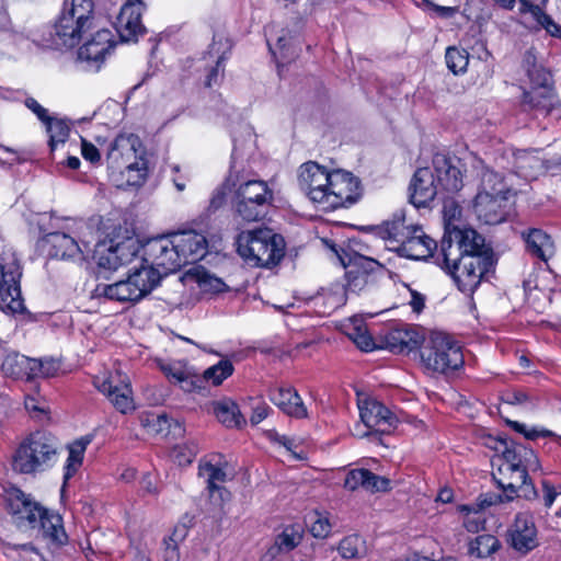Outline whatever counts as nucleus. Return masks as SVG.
Listing matches in <instances>:
<instances>
[{
	"label": "nucleus",
	"instance_id": "nucleus-11",
	"mask_svg": "<svg viewBox=\"0 0 561 561\" xmlns=\"http://www.w3.org/2000/svg\"><path fill=\"white\" fill-rule=\"evenodd\" d=\"M46 215H42L38 225L41 231L45 232L39 240V245L49 257L65 261H76L83 257V250L78 245V240L71 237L69 231L64 229V224L54 221L49 216L50 222L45 227Z\"/></svg>",
	"mask_w": 561,
	"mask_h": 561
},
{
	"label": "nucleus",
	"instance_id": "nucleus-25",
	"mask_svg": "<svg viewBox=\"0 0 561 561\" xmlns=\"http://www.w3.org/2000/svg\"><path fill=\"white\" fill-rule=\"evenodd\" d=\"M0 310L18 313L23 310L20 287L12 273L4 271L3 257L0 256Z\"/></svg>",
	"mask_w": 561,
	"mask_h": 561
},
{
	"label": "nucleus",
	"instance_id": "nucleus-1",
	"mask_svg": "<svg viewBox=\"0 0 561 561\" xmlns=\"http://www.w3.org/2000/svg\"><path fill=\"white\" fill-rule=\"evenodd\" d=\"M298 183L300 190L322 211L350 207L360 197L359 181L352 173L342 170L329 172L313 161L300 167Z\"/></svg>",
	"mask_w": 561,
	"mask_h": 561
},
{
	"label": "nucleus",
	"instance_id": "nucleus-6",
	"mask_svg": "<svg viewBox=\"0 0 561 561\" xmlns=\"http://www.w3.org/2000/svg\"><path fill=\"white\" fill-rule=\"evenodd\" d=\"M160 283V275L153 268L139 267L128 273L126 279L113 284H99L95 293L118 302H138Z\"/></svg>",
	"mask_w": 561,
	"mask_h": 561
},
{
	"label": "nucleus",
	"instance_id": "nucleus-21",
	"mask_svg": "<svg viewBox=\"0 0 561 561\" xmlns=\"http://www.w3.org/2000/svg\"><path fill=\"white\" fill-rule=\"evenodd\" d=\"M410 202L416 207H426L440 193L431 168H420L415 171L410 186Z\"/></svg>",
	"mask_w": 561,
	"mask_h": 561
},
{
	"label": "nucleus",
	"instance_id": "nucleus-39",
	"mask_svg": "<svg viewBox=\"0 0 561 561\" xmlns=\"http://www.w3.org/2000/svg\"><path fill=\"white\" fill-rule=\"evenodd\" d=\"M64 229L69 231L71 237H75L78 245H81L83 253L89 251V247L94 239V228L92 225L84 220L66 219Z\"/></svg>",
	"mask_w": 561,
	"mask_h": 561
},
{
	"label": "nucleus",
	"instance_id": "nucleus-57",
	"mask_svg": "<svg viewBox=\"0 0 561 561\" xmlns=\"http://www.w3.org/2000/svg\"><path fill=\"white\" fill-rule=\"evenodd\" d=\"M508 425L516 432L523 434L527 439H536L538 437H553L556 434L549 430H538L536 427L528 428L524 423L510 421Z\"/></svg>",
	"mask_w": 561,
	"mask_h": 561
},
{
	"label": "nucleus",
	"instance_id": "nucleus-44",
	"mask_svg": "<svg viewBox=\"0 0 561 561\" xmlns=\"http://www.w3.org/2000/svg\"><path fill=\"white\" fill-rule=\"evenodd\" d=\"M302 536L301 525H289L276 537L275 545L280 552H289L301 542Z\"/></svg>",
	"mask_w": 561,
	"mask_h": 561
},
{
	"label": "nucleus",
	"instance_id": "nucleus-10",
	"mask_svg": "<svg viewBox=\"0 0 561 561\" xmlns=\"http://www.w3.org/2000/svg\"><path fill=\"white\" fill-rule=\"evenodd\" d=\"M456 254L457 256L481 255L494 260L492 248L485 243L484 237L474 229L467 227H454L449 229V225H447L446 232L440 240L439 256H442L445 262H449L450 260H455L453 255Z\"/></svg>",
	"mask_w": 561,
	"mask_h": 561
},
{
	"label": "nucleus",
	"instance_id": "nucleus-47",
	"mask_svg": "<svg viewBox=\"0 0 561 561\" xmlns=\"http://www.w3.org/2000/svg\"><path fill=\"white\" fill-rule=\"evenodd\" d=\"M199 476L206 478L207 489L210 495H213L215 491H218L220 495H222L224 492L227 493L224 488L217 485V482H224L226 480V472L222 468L206 462L199 466Z\"/></svg>",
	"mask_w": 561,
	"mask_h": 561
},
{
	"label": "nucleus",
	"instance_id": "nucleus-26",
	"mask_svg": "<svg viewBox=\"0 0 561 561\" xmlns=\"http://www.w3.org/2000/svg\"><path fill=\"white\" fill-rule=\"evenodd\" d=\"M513 168L515 173L526 180H534L547 169L541 151L523 149L513 151Z\"/></svg>",
	"mask_w": 561,
	"mask_h": 561
},
{
	"label": "nucleus",
	"instance_id": "nucleus-22",
	"mask_svg": "<svg viewBox=\"0 0 561 561\" xmlns=\"http://www.w3.org/2000/svg\"><path fill=\"white\" fill-rule=\"evenodd\" d=\"M5 501L9 512L16 516L18 520H25L31 528L37 527V519L43 514L44 507L16 488L8 491Z\"/></svg>",
	"mask_w": 561,
	"mask_h": 561
},
{
	"label": "nucleus",
	"instance_id": "nucleus-12",
	"mask_svg": "<svg viewBox=\"0 0 561 561\" xmlns=\"http://www.w3.org/2000/svg\"><path fill=\"white\" fill-rule=\"evenodd\" d=\"M141 261L144 264L140 267L153 268L160 278L162 275L179 271L181 259L173 236L148 240L141 245Z\"/></svg>",
	"mask_w": 561,
	"mask_h": 561
},
{
	"label": "nucleus",
	"instance_id": "nucleus-7",
	"mask_svg": "<svg viewBox=\"0 0 561 561\" xmlns=\"http://www.w3.org/2000/svg\"><path fill=\"white\" fill-rule=\"evenodd\" d=\"M142 144L135 134H121L110 145L106 164L112 172H136L133 184L141 183L147 175V165L141 157Z\"/></svg>",
	"mask_w": 561,
	"mask_h": 561
},
{
	"label": "nucleus",
	"instance_id": "nucleus-28",
	"mask_svg": "<svg viewBox=\"0 0 561 561\" xmlns=\"http://www.w3.org/2000/svg\"><path fill=\"white\" fill-rule=\"evenodd\" d=\"M425 336L416 329L408 324H400L390 329L386 334V343L393 352L412 351L421 348Z\"/></svg>",
	"mask_w": 561,
	"mask_h": 561
},
{
	"label": "nucleus",
	"instance_id": "nucleus-13",
	"mask_svg": "<svg viewBox=\"0 0 561 561\" xmlns=\"http://www.w3.org/2000/svg\"><path fill=\"white\" fill-rule=\"evenodd\" d=\"M359 416L367 431L359 434L369 437L375 434H390L397 426V416L380 401L366 398L358 401Z\"/></svg>",
	"mask_w": 561,
	"mask_h": 561
},
{
	"label": "nucleus",
	"instance_id": "nucleus-46",
	"mask_svg": "<svg viewBox=\"0 0 561 561\" xmlns=\"http://www.w3.org/2000/svg\"><path fill=\"white\" fill-rule=\"evenodd\" d=\"M46 130L49 135V147L55 150L59 144H64L70 131V127L65 119L50 117L45 123Z\"/></svg>",
	"mask_w": 561,
	"mask_h": 561
},
{
	"label": "nucleus",
	"instance_id": "nucleus-33",
	"mask_svg": "<svg viewBox=\"0 0 561 561\" xmlns=\"http://www.w3.org/2000/svg\"><path fill=\"white\" fill-rule=\"evenodd\" d=\"M42 536L53 545L59 547L68 541V536L62 526V518L59 514L44 510L37 519V527Z\"/></svg>",
	"mask_w": 561,
	"mask_h": 561
},
{
	"label": "nucleus",
	"instance_id": "nucleus-62",
	"mask_svg": "<svg viewBox=\"0 0 561 561\" xmlns=\"http://www.w3.org/2000/svg\"><path fill=\"white\" fill-rule=\"evenodd\" d=\"M81 154L84 160L89 161L93 165L101 163V154L99 149L85 139H81Z\"/></svg>",
	"mask_w": 561,
	"mask_h": 561
},
{
	"label": "nucleus",
	"instance_id": "nucleus-34",
	"mask_svg": "<svg viewBox=\"0 0 561 561\" xmlns=\"http://www.w3.org/2000/svg\"><path fill=\"white\" fill-rule=\"evenodd\" d=\"M412 225H405L404 216L402 214L394 215L393 219L386 221L382 226L378 227V234L388 240L390 243L400 247L404 239L413 233Z\"/></svg>",
	"mask_w": 561,
	"mask_h": 561
},
{
	"label": "nucleus",
	"instance_id": "nucleus-64",
	"mask_svg": "<svg viewBox=\"0 0 561 561\" xmlns=\"http://www.w3.org/2000/svg\"><path fill=\"white\" fill-rule=\"evenodd\" d=\"M515 496L524 497L527 501H534L537 500L539 495L534 483L529 479H524V482L518 485L517 494Z\"/></svg>",
	"mask_w": 561,
	"mask_h": 561
},
{
	"label": "nucleus",
	"instance_id": "nucleus-3",
	"mask_svg": "<svg viewBox=\"0 0 561 561\" xmlns=\"http://www.w3.org/2000/svg\"><path fill=\"white\" fill-rule=\"evenodd\" d=\"M59 447V440L51 433L34 432L16 449L13 468L25 474L43 472L57 462Z\"/></svg>",
	"mask_w": 561,
	"mask_h": 561
},
{
	"label": "nucleus",
	"instance_id": "nucleus-37",
	"mask_svg": "<svg viewBox=\"0 0 561 561\" xmlns=\"http://www.w3.org/2000/svg\"><path fill=\"white\" fill-rule=\"evenodd\" d=\"M1 370L13 378L31 379V358L16 352L8 353L2 360Z\"/></svg>",
	"mask_w": 561,
	"mask_h": 561
},
{
	"label": "nucleus",
	"instance_id": "nucleus-52",
	"mask_svg": "<svg viewBox=\"0 0 561 561\" xmlns=\"http://www.w3.org/2000/svg\"><path fill=\"white\" fill-rule=\"evenodd\" d=\"M233 373V365L228 359H222L216 365L208 367L204 371V379L211 381L214 386H219L225 379Z\"/></svg>",
	"mask_w": 561,
	"mask_h": 561
},
{
	"label": "nucleus",
	"instance_id": "nucleus-59",
	"mask_svg": "<svg viewBox=\"0 0 561 561\" xmlns=\"http://www.w3.org/2000/svg\"><path fill=\"white\" fill-rule=\"evenodd\" d=\"M503 401L511 405H535L533 398L520 389L506 392L503 397Z\"/></svg>",
	"mask_w": 561,
	"mask_h": 561
},
{
	"label": "nucleus",
	"instance_id": "nucleus-30",
	"mask_svg": "<svg viewBox=\"0 0 561 561\" xmlns=\"http://www.w3.org/2000/svg\"><path fill=\"white\" fill-rule=\"evenodd\" d=\"M140 425L151 435L169 436L181 435L182 426L178 421L171 420L165 413L154 411L142 412L139 415Z\"/></svg>",
	"mask_w": 561,
	"mask_h": 561
},
{
	"label": "nucleus",
	"instance_id": "nucleus-43",
	"mask_svg": "<svg viewBox=\"0 0 561 561\" xmlns=\"http://www.w3.org/2000/svg\"><path fill=\"white\" fill-rule=\"evenodd\" d=\"M524 66L527 70V75L530 81V88H552L551 75L545 68L535 64V57L528 54L525 57Z\"/></svg>",
	"mask_w": 561,
	"mask_h": 561
},
{
	"label": "nucleus",
	"instance_id": "nucleus-40",
	"mask_svg": "<svg viewBox=\"0 0 561 561\" xmlns=\"http://www.w3.org/2000/svg\"><path fill=\"white\" fill-rule=\"evenodd\" d=\"M500 540L489 534L479 535L470 540L468 545V553L477 558H489L496 553L501 548Z\"/></svg>",
	"mask_w": 561,
	"mask_h": 561
},
{
	"label": "nucleus",
	"instance_id": "nucleus-51",
	"mask_svg": "<svg viewBox=\"0 0 561 561\" xmlns=\"http://www.w3.org/2000/svg\"><path fill=\"white\" fill-rule=\"evenodd\" d=\"M161 370L172 381L180 383L182 388L190 391L193 388L191 373L180 364H167L161 366Z\"/></svg>",
	"mask_w": 561,
	"mask_h": 561
},
{
	"label": "nucleus",
	"instance_id": "nucleus-55",
	"mask_svg": "<svg viewBox=\"0 0 561 561\" xmlns=\"http://www.w3.org/2000/svg\"><path fill=\"white\" fill-rule=\"evenodd\" d=\"M98 265L100 268L108 271H116L122 266L113 241H111L110 247L105 251L99 253Z\"/></svg>",
	"mask_w": 561,
	"mask_h": 561
},
{
	"label": "nucleus",
	"instance_id": "nucleus-32",
	"mask_svg": "<svg viewBox=\"0 0 561 561\" xmlns=\"http://www.w3.org/2000/svg\"><path fill=\"white\" fill-rule=\"evenodd\" d=\"M523 240L526 243L527 252L547 262L553 254V242L551 237L543 230L538 228H530L522 232Z\"/></svg>",
	"mask_w": 561,
	"mask_h": 561
},
{
	"label": "nucleus",
	"instance_id": "nucleus-35",
	"mask_svg": "<svg viewBox=\"0 0 561 561\" xmlns=\"http://www.w3.org/2000/svg\"><path fill=\"white\" fill-rule=\"evenodd\" d=\"M497 478L493 474L497 485L505 492L507 501H511L517 494V488L524 482V479H528V469L526 468H512V470L505 471L504 467H499Z\"/></svg>",
	"mask_w": 561,
	"mask_h": 561
},
{
	"label": "nucleus",
	"instance_id": "nucleus-36",
	"mask_svg": "<svg viewBox=\"0 0 561 561\" xmlns=\"http://www.w3.org/2000/svg\"><path fill=\"white\" fill-rule=\"evenodd\" d=\"M477 194L514 196L513 191L508 187L504 178L499 172L491 169H485L482 172L481 183Z\"/></svg>",
	"mask_w": 561,
	"mask_h": 561
},
{
	"label": "nucleus",
	"instance_id": "nucleus-19",
	"mask_svg": "<svg viewBox=\"0 0 561 561\" xmlns=\"http://www.w3.org/2000/svg\"><path fill=\"white\" fill-rule=\"evenodd\" d=\"M94 385L121 413L126 414L135 409L130 383L127 378L123 379L121 374L96 378Z\"/></svg>",
	"mask_w": 561,
	"mask_h": 561
},
{
	"label": "nucleus",
	"instance_id": "nucleus-31",
	"mask_svg": "<svg viewBox=\"0 0 561 561\" xmlns=\"http://www.w3.org/2000/svg\"><path fill=\"white\" fill-rule=\"evenodd\" d=\"M560 104L553 88H530L523 94V105L543 116L550 114Z\"/></svg>",
	"mask_w": 561,
	"mask_h": 561
},
{
	"label": "nucleus",
	"instance_id": "nucleus-50",
	"mask_svg": "<svg viewBox=\"0 0 561 561\" xmlns=\"http://www.w3.org/2000/svg\"><path fill=\"white\" fill-rule=\"evenodd\" d=\"M446 65L448 69L455 73H463L467 71L469 64V54L466 49L457 47H448L445 54Z\"/></svg>",
	"mask_w": 561,
	"mask_h": 561
},
{
	"label": "nucleus",
	"instance_id": "nucleus-38",
	"mask_svg": "<svg viewBox=\"0 0 561 561\" xmlns=\"http://www.w3.org/2000/svg\"><path fill=\"white\" fill-rule=\"evenodd\" d=\"M217 420L227 427H240L245 423L238 405L232 401H219L213 404Z\"/></svg>",
	"mask_w": 561,
	"mask_h": 561
},
{
	"label": "nucleus",
	"instance_id": "nucleus-23",
	"mask_svg": "<svg viewBox=\"0 0 561 561\" xmlns=\"http://www.w3.org/2000/svg\"><path fill=\"white\" fill-rule=\"evenodd\" d=\"M173 238L181 259V267L198 262L207 253V240L201 233L185 231L173 234Z\"/></svg>",
	"mask_w": 561,
	"mask_h": 561
},
{
	"label": "nucleus",
	"instance_id": "nucleus-8",
	"mask_svg": "<svg viewBox=\"0 0 561 561\" xmlns=\"http://www.w3.org/2000/svg\"><path fill=\"white\" fill-rule=\"evenodd\" d=\"M455 260L445 262L439 254L436 263L440 268L446 271L454 279L458 289L463 294H472L481 283L485 273H488L494 264V260L489 256L479 255H453Z\"/></svg>",
	"mask_w": 561,
	"mask_h": 561
},
{
	"label": "nucleus",
	"instance_id": "nucleus-63",
	"mask_svg": "<svg viewBox=\"0 0 561 561\" xmlns=\"http://www.w3.org/2000/svg\"><path fill=\"white\" fill-rule=\"evenodd\" d=\"M364 474L366 473V469H353L348 471L344 481V488L350 491H355L358 488H362L364 480Z\"/></svg>",
	"mask_w": 561,
	"mask_h": 561
},
{
	"label": "nucleus",
	"instance_id": "nucleus-4",
	"mask_svg": "<svg viewBox=\"0 0 561 561\" xmlns=\"http://www.w3.org/2000/svg\"><path fill=\"white\" fill-rule=\"evenodd\" d=\"M284 248L283 238L267 228L242 231L237 239L238 253L260 267L278 264L284 256Z\"/></svg>",
	"mask_w": 561,
	"mask_h": 561
},
{
	"label": "nucleus",
	"instance_id": "nucleus-58",
	"mask_svg": "<svg viewBox=\"0 0 561 561\" xmlns=\"http://www.w3.org/2000/svg\"><path fill=\"white\" fill-rule=\"evenodd\" d=\"M462 510L468 512L463 519V527L469 533L476 534V533H479L481 529H484L485 517L483 516V514L481 512H479V511L471 512V510L468 508L467 506H465Z\"/></svg>",
	"mask_w": 561,
	"mask_h": 561
},
{
	"label": "nucleus",
	"instance_id": "nucleus-53",
	"mask_svg": "<svg viewBox=\"0 0 561 561\" xmlns=\"http://www.w3.org/2000/svg\"><path fill=\"white\" fill-rule=\"evenodd\" d=\"M115 251H117L121 265L131 263L141 251V245L136 238H126L121 242L115 243Z\"/></svg>",
	"mask_w": 561,
	"mask_h": 561
},
{
	"label": "nucleus",
	"instance_id": "nucleus-41",
	"mask_svg": "<svg viewBox=\"0 0 561 561\" xmlns=\"http://www.w3.org/2000/svg\"><path fill=\"white\" fill-rule=\"evenodd\" d=\"M523 11L545 28L551 36L561 38V25L557 24L539 5L523 2Z\"/></svg>",
	"mask_w": 561,
	"mask_h": 561
},
{
	"label": "nucleus",
	"instance_id": "nucleus-61",
	"mask_svg": "<svg viewBox=\"0 0 561 561\" xmlns=\"http://www.w3.org/2000/svg\"><path fill=\"white\" fill-rule=\"evenodd\" d=\"M331 531V524L329 519L319 514L316 515V518L311 522L310 533L316 538H325L329 536Z\"/></svg>",
	"mask_w": 561,
	"mask_h": 561
},
{
	"label": "nucleus",
	"instance_id": "nucleus-2",
	"mask_svg": "<svg viewBox=\"0 0 561 561\" xmlns=\"http://www.w3.org/2000/svg\"><path fill=\"white\" fill-rule=\"evenodd\" d=\"M93 24V0H64L58 19L43 38L44 44L57 50L73 48Z\"/></svg>",
	"mask_w": 561,
	"mask_h": 561
},
{
	"label": "nucleus",
	"instance_id": "nucleus-15",
	"mask_svg": "<svg viewBox=\"0 0 561 561\" xmlns=\"http://www.w3.org/2000/svg\"><path fill=\"white\" fill-rule=\"evenodd\" d=\"M506 536L508 546L522 556L529 553L539 546L534 517L526 512L516 514Z\"/></svg>",
	"mask_w": 561,
	"mask_h": 561
},
{
	"label": "nucleus",
	"instance_id": "nucleus-42",
	"mask_svg": "<svg viewBox=\"0 0 561 561\" xmlns=\"http://www.w3.org/2000/svg\"><path fill=\"white\" fill-rule=\"evenodd\" d=\"M89 437H81L69 445V456L65 466V481L69 480L82 465L83 455L90 444Z\"/></svg>",
	"mask_w": 561,
	"mask_h": 561
},
{
	"label": "nucleus",
	"instance_id": "nucleus-17",
	"mask_svg": "<svg viewBox=\"0 0 561 561\" xmlns=\"http://www.w3.org/2000/svg\"><path fill=\"white\" fill-rule=\"evenodd\" d=\"M514 205V196L477 194L474 213L485 225H497L506 220Z\"/></svg>",
	"mask_w": 561,
	"mask_h": 561
},
{
	"label": "nucleus",
	"instance_id": "nucleus-48",
	"mask_svg": "<svg viewBox=\"0 0 561 561\" xmlns=\"http://www.w3.org/2000/svg\"><path fill=\"white\" fill-rule=\"evenodd\" d=\"M5 554L21 561H46L43 554L32 543H8L4 547Z\"/></svg>",
	"mask_w": 561,
	"mask_h": 561
},
{
	"label": "nucleus",
	"instance_id": "nucleus-5",
	"mask_svg": "<svg viewBox=\"0 0 561 561\" xmlns=\"http://www.w3.org/2000/svg\"><path fill=\"white\" fill-rule=\"evenodd\" d=\"M421 364L428 374H448L462 367L461 347L449 335L431 332L420 348Z\"/></svg>",
	"mask_w": 561,
	"mask_h": 561
},
{
	"label": "nucleus",
	"instance_id": "nucleus-16",
	"mask_svg": "<svg viewBox=\"0 0 561 561\" xmlns=\"http://www.w3.org/2000/svg\"><path fill=\"white\" fill-rule=\"evenodd\" d=\"M113 47L112 32L99 30L79 48L78 60L84 65L85 70L99 71Z\"/></svg>",
	"mask_w": 561,
	"mask_h": 561
},
{
	"label": "nucleus",
	"instance_id": "nucleus-49",
	"mask_svg": "<svg viewBox=\"0 0 561 561\" xmlns=\"http://www.w3.org/2000/svg\"><path fill=\"white\" fill-rule=\"evenodd\" d=\"M339 552L344 559L360 558L366 554L365 541L358 535H351L341 540Z\"/></svg>",
	"mask_w": 561,
	"mask_h": 561
},
{
	"label": "nucleus",
	"instance_id": "nucleus-56",
	"mask_svg": "<svg viewBox=\"0 0 561 561\" xmlns=\"http://www.w3.org/2000/svg\"><path fill=\"white\" fill-rule=\"evenodd\" d=\"M366 473L364 474V480L362 488L369 492H383L389 490L390 480L375 474L374 472L366 469Z\"/></svg>",
	"mask_w": 561,
	"mask_h": 561
},
{
	"label": "nucleus",
	"instance_id": "nucleus-60",
	"mask_svg": "<svg viewBox=\"0 0 561 561\" xmlns=\"http://www.w3.org/2000/svg\"><path fill=\"white\" fill-rule=\"evenodd\" d=\"M199 285L204 288V290L216 294L225 291L227 287L220 278L208 273H204L199 276Z\"/></svg>",
	"mask_w": 561,
	"mask_h": 561
},
{
	"label": "nucleus",
	"instance_id": "nucleus-27",
	"mask_svg": "<svg viewBox=\"0 0 561 561\" xmlns=\"http://www.w3.org/2000/svg\"><path fill=\"white\" fill-rule=\"evenodd\" d=\"M270 400L284 413L296 419L308 415L301 397L291 387H274L268 391Z\"/></svg>",
	"mask_w": 561,
	"mask_h": 561
},
{
	"label": "nucleus",
	"instance_id": "nucleus-20",
	"mask_svg": "<svg viewBox=\"0 0 561 561\" xmlns=\"http://www.w3.org/2000/svg\"><path fill=\"white\" fill-rule=\"evenodd\" d=\"M144 3L140 0H127L121 8L115 22V28L123 42H135L144 34L141 23Z\"/></svg>",
	"mask_w": 561,
	"mask_h": 561
},
{
	"label": "nucleus",
	"instance_id": "nucleus-24",
	"mask_svg": "<svg viewBox=\"0 0 561 561\" xmlns=\"http://www.w3.org/2000/svg\"><path fill=\"white\" fill-rule=\"evenodd\" d=\"M436 248V241L428 237L423 231L422 227L414 226L413 233H410L400 247H396V250L401 256L412 260H423L432 255Z\"/></svg>",
	"mask_w": 561,
	"mask_h": 561
},
{
	"label": "nucleus",
	"instance_id": "nucleus-29",
	"mask_svg": "<svg viewBox=\"0 0 561 561\" xmlns=\"http://www.w3.org/2000/svg\"><path fill=\"white\" fill-rule=\"evenodd\" d=\"M502 460L500 467H504L505 471L512 470V468H526L528 470L539 468V460L534 450L523 444L513 442L506 445L503 450Z\"/></svg>",
	"mask_w": 561,
	"mask_h": 561
},
{
	"label": "nucleus",
	"instance_id": "nucleus-18",
	"mask_svg": "<svg viewBox=\"0 0 561 561\" xmlns=\"http://www.w3.org/2000/svg\"><path fill=\"white\" fill-rule=\"evenodd\" d=\"M460 160L445 153H436L432 160V171L440 192L456 193L462 187Z\"/></svg>",
	"mask_w": 561,
	"mask_h": 561
},
{
	"label": "nucleus",
	"instance_id": "nucleus-45",
	"mask_svg": "<svg viewBox=\"0 0 561 561\" xmlns=\"http://www.w3.org/2000/svg\"><path fill=\"white\" fill-rule=\"evenodd\" d=\"M346 334L362 351L369 352L374 350L375 342L363 322L356 319L352 320Z\"/></svg>",
	"mask_w": 561,
	"mask_h": 561
},
{
	"label": "nucleus",
	"instance_id": "nucleus-14",
	"mask_svg": "<svg viewBox=\"0 0 561 561\" xmlns=\"http://www.w3.org/2000/svg\"><path fill=\"white\" fill-rule=\"evenodd\" d=\"M342 263L346 268L347 284L345 290L347 294L362 291L373 285L378 275L383 274V266L378 261L367 256L355 255L348 263L343 260Z\"/></svg>",
	"mask_w": 561,
	"mask_h": 561
},
{
	"label": "nucleus",
	"instance_id": "nucleus-54",
	"mask_svg": "<svg viewBox=\"0 0 561 561\" xmlns=\"http://www.w3.org/2000/svg\"><path fill=\"white\" fill-rule=\"evenodd\" d=\"M59 369V364L54 359L31 358V378L51 377Z\"/></svg>",
	"mask_w": 561,
	"mask_h": 561
},
{
	"label": "nucleus",
	"instance_id": "nucleus-9",
	"mask_svg": "<svg viewBox=\"0 0 561 561\" xmlns=\"http://www.w3.org/2000/svg\"><path fill=\"white\" fill-rule=\"evenodd\" d=\"M274 193L262 180H249L241 183L234 193V209L245 221L263 219L273 205Z\"/></svg>",
	"mask_w": 561,
	"mask_h": 561
}]
</instances>
